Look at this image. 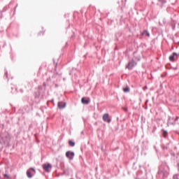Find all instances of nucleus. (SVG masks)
I'll use <instances>...</instances> for the list:
<instances>
[{"label": "nucleus", "instance_id": "nucleus-1", "mask_svg": "<svg viewBox=\"0 0 179 179\" xmlns=\"http://www.w3.org/2000/svg\"><path fill=\"white\" fill-rule=\"evenodd\" d=\"M9 142H10V136L9 134L6 135L4 137L0 136L1 145H6L7 146H9Z\"/></svg>", "mask_w": 179, "mask_h": 179}, {"label": "nucleus", "instance_id": "nucleus-2", "mask_svg": "<svg viewBox=\"0 0 179 179\" xmlns=\"http://www.w3.org/2000/svg\"><path fill=\"white\" fill-rule=\"evenodd\" d=\"M66 157L70 160H73V157H75V152L72 151H67L66 152Z\"/></svg>", "mask_w": 179, "mask_h": 179}, {"label": "nucleus", "instance_id": "nucleus-3", "mask_svg": "<svg viewBox=\"0 0 179 179\" xmlns=\"http://www.w3.org/2000/svg\"><path fill=\"white\" fill-rule=\"evenodd\" d=\"M108 113H105L103 114L102 119L105 122L110 124V122H111V119L108 118Z\"/></svg>", "mask_w": 179, "mask_h": 179}, {"label": "nucleus", "instance_id": "nucleus-4", "mask_svg": "<svg viewBox=\"0 0 179 179\" xmlns=\"http://www.w3.org/2000/svg\"><path fill=\"white\" fill-rule=\"evenodd\" d=\"M30 171H34V173H36V169H34V168H30L27 171V176L28 178H31V177H33V175H31V172H30Z\"/></svg>", "mask_w": 179, "mask_h": 179}, {"label": "nucleus", "instance_id": "nucleus-5", "mask_svg": "<svg viewBox=\"0 0 179 179\" xmlns=\"http://www.w3.org/2000/svg\"><path fill=\"white\" fill-rule=\"evenodd\" d=\"M51 164H44L43 165V170H45L47 173H48V171H50V169H51Z\"/></svg>", "mask_w": 179, "mask_h": 179}, {"label": "nucleus", "instance_id": "nucleus-6", "mask_svg": "<svg viewBox=\"0 0 179 179\" xmlns=\"http://www.w3.org/2000/svg\"><path fill=\"white\" fill-rule=\"evenodd\" d=\"M66 106V103L64 102H59L57 104V107L60 110H62V108H65Z\"/></svg>", "mask_w": 179, "mask_h": 179}, {"label": "nucleus", "instance_id": "nucleus-7", "mask_svg": "<svg viewBox=\"0 0 179 179\" xmlns=\"http://www.w3.org/2000/svg\"><path fill=\"white\" fill-rule=\"evenodd\" d=\"M81 103L83 104H89L90 103V99L87 98V99H86V98L83 97L81 99Z\"/></svg>", "mask_w": 179, "mask_h": 179}, {"label": "nucleus", "instance_id": "nucleus-8", "mask_svg": "<svg viewBox=\"0 0 179 179\" xmlns=\"http://www.w3.org/2000/svg\"><path fill=\"white\" fill-rule=\"evenodd\" d=\"M127 69H132L134 68V59L131 62H129L128 64L126 66Z\"/></svg>", "mask_w": 179, "mask_h": 179}, {"label": "nucleus", "instance_id": "nucleus-9", "mask_svg": "<svg viewBox=\"0 0 179 179\" xmlns=\"http://www.w3.org/2000/svg\"><path fill=\"white\" fill-rule=\"evenodd\" d=\"M174 57L178 58V55H177L176 52H173L172 55L169 57L170 61H171L172 62H174Z\"/></svg>", "mask_w": 179, "mask_h": 179}, {"label": "nucleus", "instance_id": "nucleus-10", "mask_svg": "<svg viewBox=\"0 0 179 179\" xmlns=\"http://www.w3.org/2000/svg\"><path fill=\"white\" fill-rule=\"evenodd\" d=\"M168 124H170V125H174V124H176V119L173 117H169Z\"/></svg>", "mask_w": 179, "mask_h": 179}, {"label": "nucleus", "instance_id": "nucleus-11", "mask_svg": "<svg viewBox=\"0 0 179 179\" xmlns=\"http://www.w3.org/2000/svg\"><path fill=\"white\" fill-rule=\"evenodd\" d=\"M142 34L143 36H145V37H150V34H149V31H148L147 30L143 31Z\"/></svg>", "mask_w": 179, "mask_h": 179}, {"label": "nucleus", "instance_id": "nucleus-12", "mask_svg": "<svg viewBox=\"0 0 179 179\" xmlns=\"http://www.w3.org/2000/svg\"><path fill=\"white\" fill-rule=\"evenodd\" d=\"M69 146H71L72 148H73V146H75V142L72 141V140H69Z\"/></svg>", "mask_w": 179, "mask_h": 179}, {"label": "nucleus", "instance_id": "nucleus-13", "mask_svg": "<svg viewBox=\"0 0 179 179\" xmlns=\"http://www.w3.org/2000/svg\"><path fill=\"white\" fill-rule=\"evenodd\" d=\"M123 91L124 93H128L129 92V87H126L125 88H123Z\"/></svg>", "mask_w": 179, "mask_h": 179}, {"label": "nucleus", "instance_id": "nucleus-14", "mask_svg": "<svg viewBox=\"0 0 179 179\" xmlns=\"http://www.w3.org/2000/svg\"><path fill=\"white\" fill-rule=\"evenodd\" d=\"M162 132H163V136L164 138H166V136H167V131L164 129L162 130Z\"/></svg>", "mask_w": 179, "mask_h": 179}, {"label": "nucleus", "instance_id": "nucleus-15", "mask_svg": "<svg viewBox=\"0 0 179 179\" xmlns=\"http://www.w3.org/2000/svg\"><path fill=\"white\" fill-rule=\"evenodd\" d=\"M3 177H4V178L10 179V176H9V175H8V174H6V173H5V174L3 175Z\"/></svg>", "mask_w": 179, "mask_h": 179}, {"label": "nucleus", "instance_id": "nucleus-16", "mask_svg": "<svg viewBox=\"0 0 179 179\" xmlns=\"http://www.w3.org/2000/svg\"><path fill=\"white\" fill-rule=\"evenodd\" d=\"M53 62L55 65V71H57V66L58 64L57 62H55V60H53Z\"/></svg>", "mask_w": 179, "mask_h": 179}, {"label": "nucleus", "instance_id": "nucleus-17", "mask_svg": "<svg viewBox=\"0 0 179 179\" xmlns=\"http://www.w3.org/2000/svg\"><path fill=\"white\" fill-rule=\"evenodd\" d=\"M173 179H179V178H178V175H175V176H173Z\"/></svg>", "mask_w": 179, "mask_h": 179}, {"label": "nucleus", "instance_id": "nucleus-18", "mask_svg": "<svg viewBox=\"0 0 179 179\" xmlns=\"http://www.w3.org/2000/svg\"><path fill=\"white\" fill-rule=\"evenodd\" d=\"M34 94L36 99L38 98V94H37V92H35Z\"/></svg>", "mask_w": 179, "mask_h": 179}, {"label": "nucleus", "instance_id": "nucleus-19", "mask_svg": "<svg viewBox=\"0 0 179 179\" xmlns=\"http://www.w3.org/2000/svg\"><path fill=\"white\" fill-rule=\"evenodd\" d=\"M178 117H176V119L175 120V121H178Z\"/></svg>", "mask_w": 179, "mask_h": 179}, {"label": "nucleus", "instance_id": "nucleus-20", "mask_svg": "<svg viewBox=\"0 0 179 179\" xmlns=\"http://www.w3.org/2000/svg\"><path fill=\"white\" fill-rule=\"evenodd\" d=\"M47 80H51V78H48V79H47Z\"/></svg>", "mask_w": 179, "mask_h": 179}, {"label": "nucleus", "instance_id": "nucleus-21", "mask_svg": "<svg viewBox=\"0 0 179 179\" xmlns=\"http://www.w3.org/2000/svg\"><path fill=\"white\" fill-rule=\"evenodd\" d=\"M43 86L45 87V86H46L45 83H43Z\"/></svg>", "mask_w": 179, "mask_h": 179}, {"label": "nucleus", "instance_id": "nucleus-22", "mask_svg": "<svg viewBox=\"0 0 179 179\" xmlns=\"http://www.w3.org/2000/svg\"><path fill=\"white\" fill-rule=\"evenodd\" d=\"M55 86H56V87H58V85L56 84Z\"/></svg>", "mask_w": 179, "mask_h": 179}, {"label": "nucleus", "instance_id": "nucleus-23", "mask_svg": "<svg viewBox=\"0 0 179 179\" xmlns=\"http://www.w3.org/2000/svg\"><path fill=\"white\" fill-rule=\"evenodd\" d=\"M101 150H103V147L101 148Z\"/></svg>", "mask_w": 179, "mask_h": 179}, {"label": "nucleus", "instance_id": "nucleus-24", "mask_svg": "<svg viewBox=\"0 0 179 179\" xmlns=\"http://www.w3.org/2000/svg\"><path fill=\"white\" fill-rule=\"evenodd\" d=\"M81 134H83V131H82Z\"/></svg>", "mask_w": 179, "mask_h": 179}, {"label": "nucleus", "instance_id": "nucleus-25", "mask_svg": "<svg viewBox=\"0 0 179 179\" xmlns=\"http://www.w3.org/2000/svg\"><path fill=\"white\" fill-rule=\"evenodd\" d=\"M125 110V111H127V109H124Z\"/></svg>", "mask_w": 179, "mask_h": 179}, {"label": "nucleus", "instance_id": "nucleus-26", "mask_svg": "<svg viewBox=\"0 0 179 179\" xmlns=\"http://www.w3.org/2000/svg\"><path fill=\"white\" fill-rule=\"evenodd\" d=\"M96 170H97V167L96 168Z\"/></svg>", "mask_w": 179, "mask_h": 179}]
</instances>
